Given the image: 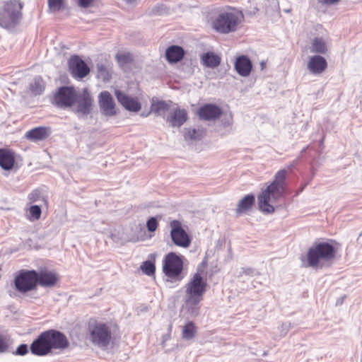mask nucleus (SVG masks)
I'll use <instances>...</instances> for the list:
<instances>
[{"label": "nucleus", "instance_id": "2eb2a0df", "mask_svg": "<svg viewBox=\"0 0 362 362\" xmlns=\"http://www.w3.org/2000/svg\"><path fill=\"white\" fill-rule=\"evenodd\" d=\"M59 277L57 274L52 271L42 270L40 272H37V284L42 287L52 288L57 281Z\"/></svg>", "mask_w": 362, "mask_h": 362}, {"label": "nucleus", "instance_id": "412c9836", "mask_svg": "<svg viewBox=\"0 0 362 362\" xmlns=\"http://www.w3.org/2000/svg\"><path fill=\"white\" fill-rule=\"evenodd\" d=\"M49 135V129L44 127L34 128L25 134V137L31 141H42Z\"/></svg>", "mask_w": 362, "mask_h": 362}, {"label": "nucleus", "instance_id": "f8f14e48", "mask_svg": "<svg viewBox=\"0 0 362 362\" xmlns=\"http://www.w3.org/2000/svg\"><path fill=\"white\" fill-rule=\"evenodd\" d=\"M69 67L71 75L74 78H83L90 72L88 65L78 56H73L70 58Z\"/></svg>", "mask_w": 362, "mask_h": 362}, {"label": "nucleus", "instance_id": "473e14b6", "mask_svg": "<svg viewBox=\"0 0 362 362\" xmlns=\"http://www.w3.org/2000/svg\"><path fill=\"white\" fill-rule=\"evenodd\" d=\"M29 213L34 220H38L42 213L41 208L38 205L31 206L29 209Z\"/></svg>", "mask_w": 362, "mask_h": 362}, {"label": "nucleus", "instance_id": "a18cd8bd", "mask_svg": "<svg viewBox=\"0 0 362 362\" xmlns=\"http://www.w3.org/2000/svg\"><path fill=\"white\" fill-rule=\"evenodd\" d=\"M128 3H132L133 2L134 0H125Z\"/></svg>", "mask_w": 362, "mask_h": 362}, {"label": "nucleus", "instance_id": "1a4fd4ad", "mask_svg": "<svg viewBox=\"0 0 362 362\" xmlns=\"http://www.w3.org/2000/svg\"><path fill=\"white\" fill-rule=\"evenodd\" d=\"M183 269V262L181 257L174 252L168 254L164 260L163 272L172 279L178 278Z\"/></svg>", "mask_w": 362, "mask_h": 362}, {"label": "nucleus", "instance_id": "f704fd0d", "mask_svg": "<svg viewBox=\"0 0 362 362\" xmlns=\"http://www.w3.org/2000/svg\"><path fill=\"white\" fill-rule=\"evenodd\" d=\"M158 220L155 217L150 218L146 223V227L148 231L154 232L158 228Z\"/></svg>", "mask_w": 362, "mask_h": 362}, {"label": "nucleus", "instance_id": "a878e982", "mask_svg": "<svg viewBox=\"0 0 362 362\" xmlns=\"http://www.w3.org/2000/svg\"><path fill=\"white\" fill-rule=\"evenodd\" d=\"M255 202V196L252 194L246 195L240 200L236 213L238 214H243L251 209Z\"/></svg>", "mask_w": 362, "mask_h": 362}, {"label": "nucleus", "instance_id": "a19ab883", "mask_svg": "<svg viewBox=\"0 0 362 362\" xmlns=\"http://www.w3.org/2000/svg\"><path fill=\"white\" fill-rule=\"evenodd\" d=\"M93 1L94 0H78V5L82 8H88Z\"/></svg>", "mask_w": 362, "mask_h": 362}, {"label": "nucleus", "instance_id": "9b49d317", "mask_svg": "<svg viewBox=\"0 0 362 362\" xmlns=\"http://www.w3.org/2000/svg\"><path fill=\"white\" fill-rule=\"evenodd\" d=\"M76 90L73 87H60L54 95V102L59 107H69L76 100Z\"/></svg>", "mask_w": 362, "mask_h": 362}, {"label": "nucleus", "instance_id": "c85d7f7f", "mask_svg": "<svg viewBox=\"0 0 362 362\" xmlns=\"http://www.w3.org/2000/svg\"><path fill=\"white\" fill-rule=\"evenodd\" d=\"M196 332L194 324L192 322H189L182 328V337L186 340L192 339L195 336Z\"/></svg>", "mask_w": 362, "mask_h": 362}, {"label": "nucleus", "instance_id": "20e7f679", "mask_svg": "<svg viewBox=\"0 0 362 362\" xmlns=\"http://www.w3.org/2000/svg\"><path fill=\"white\" fill-rule=\"evenodd\" d=\"M334 255V248L330 243L327 242L315 243L308 251V266L315 269L322 268L328 262L332 260Z\"/></svg>", "mask_w": 362, "mask_h": 362}, {"label": "nucleus", "instance_id": "4468645a", "mask_svg": "<svg viewBox=\"0 0 362 362\" xmlns=\"http://www.w3.org/2000/svg\"><path fill=\"white\" fill-rule=\"evenodd\" d=\"M100 108L106 116L116 115L115 103L113 98L108 91H103L98 96Z\"/></svg>", "mask_w": 362, "mask_h": 362}, {"label": "nucleus", "instance_id": "dca6fc26", "mask_svg": "<svg viewBox=\"0 0 362 362\" xmlns=\"http://www.w3.org/2000/svg\"><path fill=\"white\" fill-rule=\"evenodd\" d=\"M115 95L118 102L127 110L138 112L141 109V104L136 99L129 97L125 93L119 90H115Z\"/></svg>", "mask_w": 362, "mask_h": 362}, {"label": "nucleus", "instance_id": "6ab92c4d", "mask_svg": "<svg viewBox=\"0 0 362 362\" xmlns=\"http://www.w3.org/2000/svg\"><path fill=\"white\" fill-rule=\"evenodd\" d=\"M307 66L310 73L320 74L327 69V62L323 57L315 55L309 59Z\"/></svg>", "mask_w": 362, "mask_h": 362}, {"label": "nucleus", "instance_id": "5701e85b", "mask_svg": "<svg viewBox=\"0 0 362 362\" xmlns=\"http://www.w3.org/2000/svg\"><path fill=\"white\" fill-rule=\"evenodd\" d=\"M221 62V57L211 52H207L201 57V63L208 68L214 69L219 66Z\"/></svg>", "mask_w": 362, "mask_h": 362}, {"label": "nucleus", "instance_id": "f257e3e1", "mask_svg": "<svg viewBox=\"0 0 362 362\" xmlns=\"http://www.w3.org/2000/svg\"><path fill=\"white\" fill-rule=\"evenodd\" d=\"M287 176L286 170L278 171L274 181L258 196V206L264 214H272L275 211L273 204L281 199L285 192V180Z\"/></svg>", "mask_w": 362, "mask_h": 362}, {"label": "nucleus", "instance_id": "79ce46f5", "mask_svg": "<svg viewBox=\"0 0 362 362\" xmlns=\"http://www.w3.org/2000/svg\"><path fill=\"white\" fill-rule=\"evenodd\" d=\"M39 195V192L37 190L33 191L29 195V199L31 202H36Z\"/></svg>", "mask_w": 362, "mask_h": 362}, {"label": "nucleus", "instance_id": "39448f33", "mask_svg": "<svg viewBox=\"0 0 362 362\" xmlns=\"http://www.w3.org/2000/svg\"><path fill=\"white\" fill-rule=\"evenodd\" d=\"M240 14L234 10L221 11L213 21V28L218 33L227 34L234 32L240 23Z\"/></svg>", "mask_w": 362, "mask_h": 362}, {"label": "nucleus", "instance_id": "7ed1b4c3", "mask_svg": "<svg viewBox=\"0 0 362 362\" xmlns=\"http://www.w3.org/2000/svg\"><path fill=\"white\" fill-rule=\"evenodd\" d=\"M207 286L206 281L199 273L193 275L185 286V307L192 315H197L199 303Z\"/></svg>", "mask_w": 362, "mask_h": 362}, {"label": "nucleus", "instance_id": "2f4dec72", "mask_svg": "<svg viewBox=\"0 0 362 362\" xmlns=\"http://www.w3.org/2000/svg\"><path fill=\"white\" fill-rule=\"evenodd\" d=\"M141 269L146 275L151 276L155 273L156 267L151 261H146L141 266Z\"/></svg>", "mask_w": 362, "mask_h": 362}, {"label": "nucleus", "instance_id": "4be33fe9", "mask_svg": "<svg viewBox=\"0 0 362 362\" xmlns=\"http://www.w3.org/2000/svg\"><path fill=\"white\" fill-rule=\"evenodd\" d=\"M15 162L13 153L5 148L0 149V166L4 170H11Z\"/></svg>", "mask_w": 362, "mask_h": 362}, {"label": "nucleus", "instance_id": "9d476101", "mask_svg": "<svg viewBox=\"0 0 362 362\" xmlns=\"http://www.w3.org/2000/svg\"><path fill=\"white\" fill-rule=\"evenodd\" d=\"M171 228L170 237L173 243L181 247H188L190 245L191 240L182 228L181 223L177 220H173L170 223Z\"/></svg>", "mask_w": 362, "mask_h": 362}, {"label": "nucleus", "instance_id": "7c9ffc66", "mask_svg": "<svg viewBox=\"0 0 362 362\" xmlns=\"http://www.w3.org/2000/svg\"><path fill=\"white\" fill-rule=\"evenodd\" d=\"M97 76L104 81H109L110 74L106 66L103 63L97 64Z\"/></svg>", "mask_w": 362, "mask_h": 362}, {"label": "nucleus", "instance_id": "37998d69", "mask_svg": "<svg viewBox=\"0 0 362 362\" xmlns=\"http://www.w3.org/2000/svg\"><path fill=\"white\" fill-rule=\"evenodd\" d=\"M339 0H323L324 3L326 4H334L339 1Z\"/></svg>", "mask_w": 362, "mask_h": 362}, {"label": "nucleus", "instance_id": "e433bc0d", "mask_svg": "<svg viewBox=\"0 0 362 362\" xmlns=\"http://www.w3.org/2000/svg\"><path fill=\"white\" fill-rule=\"evenodd\" d=\"M28 352V346L25 344H22L17 348L15 354L18 356H25Z\"/></svg>", "mask_w": 362, "mask_h": 362}, {"label": "nucleus", "instance_id": "bb28decb", "mask_svg": "<svg viewBox=\"0 0 362 362\" xmlns=\"http://www.w3.org/2000/svg\"><path fill=\"white\" fill-rule=\"evenodd\" d=\"M328 51V46L326 42L320 37H315L312 41L310 52L325 54Z\"/></svg>", "mask_w": 362, "mask_h": 362}, {"label": "nucleus", "instance_id": "b1692460", "mask_svg": "<svg viewBox=\"0 0 362 362\" xmlns=\"http://www.w3.org/2000/svg\"><path fill=\"white\" fill-rule=\"evenodd\" d=\"M185 54L184 49L177 45H173L168 47L165 52V56L169 62L175 63L180 61Z\"/></svg>", "mask_w": 362, "mask_h": 362}, {"label": "nucleus", "instance_id": "a211bd4d", "mask_svg": "<svg viewBox=\"0 0 362 362\" xmlns=\"http://www.w3.org/2000/svg\"><path fill=\"white\" fill-rule=\"evenodd\" d=\"M187 119V113L185 109L178 107L174 108L170 111L166 120L170 122L173 127H180Z\"/></svg>", "mask_w": 362, "mask_h": 362}, {"label": "nucleus", "instance_id": "ea45409f", "mask_svg": "<svg viewBox=\"0 0 362 362\" xmlns=\"http://www.w3.org/2000/svg\"><path fill=\"white\" fill-rule=\"evenodd\" d=\"M291 328V324L288 322L283 323L281 326V334L282 336H284L286 334V333L288 332V330Z\"/></svg>", "mask_w": 362, "mask_h": 362}, {"label": "nucleus", "instance_id": "c03bdc74", "mask_svg": "<svg viewBox=\"0 0 362 362\" xmlns=\"http://www.w3.org/2000/svg\"><path fill=\"white\" fill-rule=\"evenodd\" d=\"M265 64H265V62H261V67H262V69L264 68Z\"/></svg>", "mask_w": 362, "mask_h": 362}, {"label": "nucleus", "instance_id": "f03ea898", "mask_svg": "<svg viewBox=\"0 0 362 362\" xmlns=\"http://www.w3.org/2000/svg\"><path fill=\"white\" fill-rule=\"evenodd\" d=\"M69 346L66 336L53 329L41 333L30 344V351L35 356H46L52 349H65Z\"/></svg>", "mask_w": 362, "mask_h": 362}, {"label": "nucleus", "instance_id": "72a5a7b5", "mask_svg": "<svg viewBox=\"0 0 362 362\" xmlns=\"http://www.w3.org/2000/svg\"><path fill=\"white\" fill-rule=\"evenodd\" d=\"M256 274H258V272L255 269L250 267H247L241 268L240 270L238 272L237 276L238 277H241L245 274L249 276H254Z\"/></svg>", "mask_w": 362, "mask_h": 362}, {"label": "nucleus", "instance_id": "0eeeda50", "mask_svg": "<svg viewBox=\"0 0 362 362\" xmlns=\"http://www.w3.org/2000/svg\"><path fill=\"white\" fill-rule=\"evenodd\" d=\"M16 289L21 293L35 290L37 288V271L22 269L19 271L14 279Z\"/></svg>", "mask_w": 362, "mask_h": 362}, {"label": "nucleus", "instance_id": "4c0bfd02", "mask_svg": "<svg viewBox=\"0 0 362 362\" xmlns=\"http://www.w3.org/2000/svg\"><path fill=\"white\" fill-rule=\"evenodd\" d=\"M116 57L120 64L127 63L130 59V56L125 54H117Z\"/></svg>", "mask_w": 362, "mask_h": 362}, {"label": "nucleus", "instance_id": "58836bf2", "mask_svg": "<svg viewBox=\"0 0 362 362\" xmlns=\"http://www.w3.org/2000/svg\"><path fill=\"white\" fill-rule=\"evenodd\" d=\"M8 348V343L4 337L0 336V352H4Z\"/></svg>", "mask_w": 362, "mask_h": 362}, {"label": "nucleus", "instance_id": "c9c22d12", "mask_svg": "<svg viewBox=\"0 0 362 362\" xmlns=\"http://www.w3.org/2000/svg\"><path fill=\"white\" fill-rule=\"evenodd\" d=\"M48 4L51 10L59 11L62 6V0H48Z\"/></svg>", "mask_w": 362, "mask_h": 362}, {"label": "nucleus", "instance_id": "c756f323", "mask_svg": "<svg viewBox=\"0 0 362 362\" xmlns=\"http://www.w3.org/2000/svg\"><path fill=\"white\" fill-rule=\"evenodd\" d=\"M152 111L158 115H163L165 111H168L169 107L167 103L165 101L153 102L151 105Z\"/></svg>", "mask_w": 362, "mask_h": 362}, {"label": "nucleus", "instance_id": "6e6552de", "mask_svg": "<svg viewBox=\"0 0 362 362\" xmlns=\"http://www.w3.org/2000/svg\"><path fill=\"white\" fill-rule=\"evenodd\" d=\"M90 339L100 349H107L112 339L110 327L104 323H96L90 330Z\"/></svg>", "mask_w": 362, "mask_h": 362}, {"label": "nucleus", "instance_id": "cd10ccee", "mask_svg": "<svg viewBox=\"0 0 362 362\" xmlns=\"http://www.w3.org/2000/svg\"><path fill=\"white\" fill-rule=\"evenodd\" d=\"M45 88V83L41 76L35 77L29 86L30 90L35 95L42 94Z\"/></svg>", "mask_w": 362, "mask_h": 362}, {"label": "nucleus", "instance_id": "ddd939ff", "mask_svg": "<svg viewBox=\"0 0 362 362\" xmlns=\"http://www.w3.org/2000/svg\"><path fill=\"white\" fill-rule=\"evenodd\" d=\"M76 112L78 115H86L90 112L93 99L87 89H83L82 93L76 95Z\"/></svg>", "mask_w": 362, "mask_h": 362}, {"label": "nucleus", "instance_id": "423d86ee", "mask_svg": "<svg viewBox=\"0 0 362 362\" xmlns=\"http://www.w3.org/2000/svg\"><path fill=\"white\" fill-rule=\"evenodd\" d=\"M22 4L16 0L5 2L0 11V25L8 28L15 25L21 15Z\"/></svg>", "mask_w": 362, "mask_h": 362}, {"label": "nucleus", "instance_id": "393cba45", "mask_svg": "<svg viewBox=\"0 0 362 362\" xmlns=\"http://www.w3.org/2000/svg\"><path fill=\"white\" fill-rule=\"evenodd\" d=\"M204 133L205 131L202 127H199L197 129L185 128L183 130V136L186 141L200 140L203 137Z\"/></svg>", "mask_w": 362, "mask_h": 362}, {"label": "nucleus", "instance_id": "aec40b11", "mask_svg": "<svg viewBox=\"0 0 362 362\" xmlns=\"http://www.w3.org/2000/svg\"><path fill=\"white\" fill-rule=\"evenodd\" d=\"M252 64L250 59L245 55L238 57L235 63V69L242 76H247L251 72Z\"/></svg>", "mask_w": 362, "mask_h": 362}, {"label": "nucleus", "instance_id": "f3484780", "mask_svg": "<svg viewBox=\"0 0 362 362\" xmlns=\"http://www.w3.org/2000/svg\"><path fill=\"white\" fill-rule=\"evenodd\" d=\"M222 113L221 108L212 104L201 107L198 110L199 117L204 120H214L218 118Z\"/></svg>", "mask_w": 362, "mask_h": 362}]
</instances>
